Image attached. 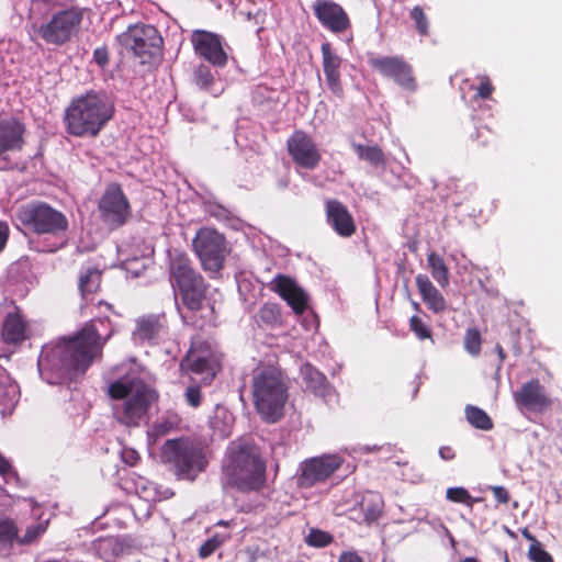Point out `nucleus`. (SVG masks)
I'll return each mask as SVG.
<instances>
[{"mask_svg":"<svg viewBox=\"0 0 562 562\" xmlns=\"http://www.w3.org/2000/svg\"><path fill=\"white\" fill-rule=\"evenodd\" d=\"M105 341L94 324L86 325L68 338L44 345L37 358V371L49 384L69 385L78 382L93 360L102 356Z\"/></svg>","mask_w":562,"mask_h":562,"instance_id":"1","label":"nucleus"},{"mask_svg":"<svg viewBox=\"0 0 562 562\" xmlns=\"http://www.w3.org/2000/svg\"><path fill=\"white\" fill-rule=\"evenodd\" d=\"M115 108L105 92L88 91L71 100L65 110L67 132L76 137H95L112 120Z\"/></svg>","mask_w":562,"mask_h":562,"instance_id":"2","label":"nucleus"},{"mask_svg":"<svg viewBox=\"0 0 562 562\" xmlns=\"http://www.w3.org/2000/svg\"><path fill=\"white\" fill-rule=\"evenodd\" d=\"M252 397L257 412L270 423L283 416L288 401V386L280 370L269 367L261 369L252 378Z\"/></svg>","mask_w":562,"mask_h":562,"instance_id":"3","label":"nucleus"},{"mask_svg":"<svg viewBox=\"0 0 562 562\" xmlns=\"http://www.w3.org/2000/svg\"><path fill=\"white\" fill-rule=\"evenodd\" d=\"M161 459L178 480L186 481H194L207 464L203 448L189 438L167 440Z\"/></svg>","mask_w":562,"mask_h":562,"instance_id":"4","label":"nucleus"},{"mask_svg":"<svg viewBox=\"0 0 562 562\" xmlns=\"http://www.w3.org/2000/svg\"><path fill=\"white\" fill-rule=\"evenodd\" d=\"M226 469L231 484L240 492L260 491L266 483V462L249 450L235 451Z\"/></svg>","mask_w":562,"mask_h":562,"instance_id":"5","label":"nucleus"},{"mask_svg":"<svg viewBox=\"0 0 562 562\" xmlns=\"http://www.w3.org/2000/svg\"><path fill=\"white\" fill-rule=\"evenodd\" d=\"M116 42L140 59L142 64H150L162 53L164 40L154 25H130L126 31L116 36Z\"/></svg>","mask_w":562,"mask_h":562,"instance_id":"6","label":"nucleus"},{"mask_svg":"<svg viewBox=\"0 0 562 562\" xmlns=\"http://www.w3.org/2000/svg\"><path fill=\"white\" fill-rule=\"evenodd\" d=\"M192 246L202 269L207 273H218L231 251L225 236L210 227L196 232Z\"/></svg>","mask_w":562,"mask_h":562,"instance_id":"7","label":"nucleus"},{"mask_svg":"<svg viewBox=\"0 0 562 562\" xmlns=\"http://www.w3.org/2000/svg\"><path fill=\"white\" fill-rule=\"evenodd\" d=\"M180 370L188 374L201 375V384L209 386L221 370V359L209 341L194 338L180 362Z\"/></svg>","mask_w":562,"mask_h":562,"instance_id":"8","label":"nucleus"},{"mask_svg":"<svg viewBox=\"0 0 562 562\" xmlns=\"http://www.w3.org/2000/svg\"><path fill=\"white\" fill-rule=\"evenodd\" d=\"M98 213L101 222L110 231H115L126 224L131 217V204L120 183L106 184L98 202Z\"/></svg>","mask_w":562,"mask_h":562,"instance_id":"9","label":"nucleus"},{"mask_svg":"<svg viewBox=\"0 0 562 562\" xmlns=\"http://www.w3.org/2000/svg\"><path fill=\"white\" fill-rule=\"evenodd\" d=\"M85 10L71 7L55 12L50 20L37 30L41 37L49 44L63 45L79 31Z\"/></svg>","mask_w":562,"mask_h":562,"instance_id":"10","label":"nucleus"},{"mask_svg":"<svg viewBox=\"0 0 562 562\" xmlns=\"http://www.w3.org/2000/svg\"><path fill=\"white\" fill-rule=\"evenodd\" d=\"M344 459L339 454H322L300 463L295 482L300 488H311L326 483L340 469Z\"/></svg>","mask_w":562,"mask_h":562,"instance_id":"11","label":"nucleus"},{"mask_svg":"<svg viewBox=\"0 0 562 562\" xmlns=\"http://www.w3.org/2000/svg\"><path fill=\"white\" fill-rule=\"evenodd\" d=\"M369 66L382 77L394 80L402 89L415 92L418 85L414 69L401 56H372L368 59Z\"/></svg>","mask_w":562,"mask_h":562,"instance_id":"12","label":"nucleus"},{"mask_svg":"<svg viewBox=\"0 0 562 562\" xmlns=\"http://www.w3.org/2000/svg\"><path fill=\"white\" fill-rule=\"evenodd\" d=\"M158 393L143 381H136L133 392L123 404L121 422L127 426H138L150 406L157 402Z\"/></svg>","mask_w":562,"mask_h":562,"instance_id":"13","label":"nucleus"},{"mask_svg":"<svg viewBox=\"0 0 562 562\" xmlns=\"http://www.w3.org/2000/svg\"><path fill=\"white\" fill-rule=\"evenodd\" d=\"M286 150L295 165L307 170L317 168L322 160L316 143L303 130H296L289 136Z\"/></svg>","mask_w":562,"mask_h":562,"instance_id":"14","label":"nucleus"},{"mask_svg":"<svg viewBox=\"0 0 562 562\" xmlns=\"http://www.w3.org/2000/svg\"><path fill=\"white\" fill-rule=\"evenodd\" d=\"M191 42L195 54L201 56L211 65L222 68L227 64L228 57L223 48L220 35L198 30L192 33Z\"/></svg>","mask_w":562,"mask_h":562,"instance_id":"15","label":"nucleus"},{"mask_svg":"<svg viewBox=\"0 0 562 562\" xmlns=\"http://www.w3.org/2000/svg\"><path fill=\"white\" fill-rule=\"evenodd\" d=\"M312 9L318 22L333 33H342L350 27L347 12L333 0H315Z\"/></svg>","mask_w":562,"mask_h":562,"instance_id":"16","label":"nucleus"},{"mask_svg":"<svg viewBox=\"0 0 562 562\" xmlns=\"http://www.w3.org/2000/svg\"><path fill=\"white\" fill-rule=\"evenodd\" d=\"M276 292L296 315H302L308 306L307 293L289 276L279 273L270 283Z\"/></svg>","mask_w":562,"mask_h":562,"instance_id":"17","label":"nucleus"},{"mask_svg":"<svg viewBox=\"0 0 562 562\" xmlns=\"http://www.w3.org/2000/svg\"><path fill=\"white\" fill-rule=\"evenodd\" d=\"M169 277L173 289L180 290L204 280L186 252L175 251L169 258Z\"/></svg>","mask_w":562,"mask_h":562,"instance_id":"18","label":"nucleus"},{"mask_svg":"<svg viewBox=\"0 0 562 562\" xmlns=\"http://www.w3.org/2000/svg\"><path fill=\"white\" fill-rule=\"evenodd\" d=\"M517 405L532 412H542L551 406V400L538 379L524 383L519 391L514 393Z\"/></svg>","mask_w":562,"mask_h":562,"instance_id":"19","label":"nucleus"},{"mask_svg":"<svg viewBox=\"0 0 562 562\" xmlns=\"http://www.w3.org/2000/svg\"><path fill=\"white\" fill-rule=\"evenodd\" d=\"M326 221L340 237H350L356 233V223L347 206L336 200L325 202Z\"/></svg>","mask_w":562,"mask_h":562,"instance_id":"20","label":"nucleus"},{"mask_svg":"<svg viewBox=\"0 0 562 562\" xmlns=\"http://www.w3.org/2000/svg\"><path fill=\"white\" fill-rule=\"evenodd\" d=\"M323 70L326 83L329 90L337 97L341 98L344 89L341 85L340 68L342 65L341 57L333 49L329 42H324L321 46Z\"/></svg>","mask_w":562,"mask_h":562,"instance_id":"21","label":"nucleus"},{"mask_svg":"<svg viewBox=\"0 0 562 562\" xmlns=\"http://www.w3.org/2000/svg\"><path fill=\"white\" fill-rule=\"evenodd\" d=\"M68 228L66 216L47 204H37V235L65 233Z\"/></svg>","mask_w":562,"mask_h":562,"instance_id":"22","label":"nucleus"},{"mask_svg":"<svg viewBox=\"0 0 562 562\" xmlns=\"http://www.w3.org/2000/svg\"><path fill=\"white\" fill-rule=\"evenodd\" d=\"M167 327L165 314L145 315L136 321L134 336L142 341H151L159 338Z\"/></svg>","mask_w":562,"mask_h":562,"instance_id":"23","label":"nucleus"},{"mask_svg":"<svg viewBox=\"0 0 562 562\" xmlns=\"http://www.w3.org/2000/svg\"><path fill=\"white\" fill-rule=\"evenodd\" d=\"M415 282L424 303L431 312L439 314L446 311L447 301L442 293L432 284L428 276L419 273Z\"/></svg>","mask_w":562,"mask_h":562,"instance_id":"24","label":"nucleus"},{"mask_svg":"<svg viewBox=\"0 0 562 562\" xmlns=\"http://www.w3.org/2000/svg\"><path fill=\"white\" fill-rule=\"evenodd\" d=\"M24 128L16 121H0V154L19 149Z\"/></svg>","mask_w":562,"mask_h":562,"instance_id":"25","label":"nucleus"},{"mask_svg":"<svg viewBox=\"0 0 562 562\" xmlns=\"http://www.w3.org/2000/svg\"><path fill=\"white\" fill-rule=\"evenodd\" d=\"M300 375L307 390L316 395L324 396L328 390L326 375L311 363H304L300 368Z\"/></svg>","mask_w":562,"mask_h":562,"instance_id":"26","label":"nucleus"},{"mask_svg":"<svg viewBox=\"0 0 562 562\" xmlns=\"http://www.w3.org/2000/svg\"><path fill=\"white\" fill-rule=\"evenodd\" d=\"M363 514V522L368 526L376 522L383 514L384 502L382 496L375 492H368L359 503Z\"/></svg>","mask_w":562,"mask_h":562,"instance_id":"27","label":"nucleus"},{"mask_svg":"<svg viewBox=\"0 0 562 562\" xmlns=\"http://www.w3.org/2000/svg\"><path fill=\"white\" fill-rule=\"evenodd\" d=\"M207 284L204 280L193 285L178 290L183 305L192 311L198 312L202 308L203 302L206 297Z\"/></svg>","mask_w":562,"mask_h":562,"instance_id":"28","label":"nucleus"},{"mask_svg":"<svg viewBox=\"0 0 562 562\" xmlns=\"http://www.w3.org/2000/svg\"><path fill=\"white\" fill-rule=\"evenodd\" d=\"M2 340L7 344H15L25 339V324L18 314H8L4 318Z\"/></svg>","mask_w":562,"mask_h":562,"instance_id":"29","label":"nucleus"},{"mask_svg":"<svg viewBox=\"0 0 562 562\" xmlns=\"http://www.w3.org/2000/svg\"><path fill=\"white\" fill-rule=\"evenodd\" d=\"M427 263L434 280L442 289L448 286L450 282L449 269L443 258L440 255H437L436 252L432 251L427 256Z\"/></svg>","mask_w":562,"mask_h":562,"instance_id":"30","label":"nucleus"},{"mask_svg":"<svg viewBox=\"0 0 562 562\" xmlns=\"http://www.w3.org/2000/svg\"><path fill=\"white\" fill-rule=\"evenodd\" d=\"M352 148L356 151L359 159L369 162L373 167H384L386 165L385 155L381 147L376 145L366 146L353 143Z\"/></svg>","mask_w":562,"mask_h":562,"instance_id":"31","label":"nucleus"},{"mask_svg":"<svg viewBox=\"0 0 562 562\" xmlns=\"http://www.w3.org/2000/svg\"><path fill=\"white\" fill-rule=\"evenodd\" d=\"M257 317L259 323L271 328L282 325V312L278 303H265L259 308Z\"/></svg>","mask_w":562,"mask_h":562,"instance_id":"32","label":"nucleus"},{"mask_svg":"<svg viewBox=\"0 0 562 562\" xmlns=\"http://www.w3.org/2000/svg\"><path fill=\"white\" fill-rule=\"evenodd\" d=\"M465 417L471 426L481 430H491L494 426L485 411L474 405H467Z\"/></svg>","mask_w":562,"mask_h":562,"instance_id":"33","label":"nucleus"},{"mask_svg":"<svg viewBox=\"0 0 562 562\" xmlns=\"http://www.w3.org/2000/svg\"><path fill=\"white\" fill-rule=\"evenodd\" d=\"M102 272L97 268H88L79 278V289L81 293H95L101 285Z\"/></svg>","mask_w":562,"mask_h":562,"instance_id":"34","label":"nucleus"},{"mask_svg":"<svg viewBox=\"0 0 562 562\" xmlns=\"http://www.w3.org/2000/svg\"><path fill=\"white\" fill-rule=\"evenodd\" d=\"M16 386L13 384L0 383V414L10 415L14 406Z\"/></svg>","mask_w":562,"mask_h":562,"instance_id":"35","label":"nucleus"},{"mask_svg":"<svg viewBox=\"0 0 562 562\" xmlns=\"http://www.w3.org/2000/svg\"><path fill=\"white\" fill-rule=\"evenodd\" d=\"M229 539L228 535L215 533L206 539L199 548V557L206 559L211 557L218 548H221L226 540Z\"/></svg>","mask_w":562,"mask_h":562,"instance_id":"36","label":"nucleus"},{"mask_svg":"<svg viewBox=\"0 0 562 562\" xmlns=\"http://www.w3.org/2000/svg\"><path fill=\"white\" fill-rule=\"evenodd\" d=\"M135 385V381H130L126 383L123 380H117L109 385L108 394L113 400L126 401V398L133 392Z\"/></svg>","mask_w":562,"mask_h":562,"instance_id":"37","label":"nucleus"},{"mask_svg":"<svg viewBox=\"0 0 562 562\" xmlns=\"http://www.w3.org/2000/svg\"><path fill=\"white\" fill-rule=\"evenodd\" d=\"M446 497H447V499H449L452 503L464 504L470 507H472L475 502L480 501V498H473L471 496V494L469 493V491L461 486L449 487L446 491Z\"/></svg>","mask_w":562,"mask_h":562,"instance_id":"38","label":"nucleus"},{"mask_svg":"<svg viewBox=\"0 0 562 562\" xmlns=\"http://www.w3.org/2000/svg\"><path fill=\"white\" fill-rule=\"evenodd\" d=\"M463 345L465 350L477 357L481 352L482 337L476 328H469L464 334Z\"/></svg>","mask_w":562,"mask_h":562,"instance_id":"39","label":"nucleus"},{"mask_svg":"<svg viewBox=\"0 0 562 562\" xmlns=\"http://www.w3.org/2000/svg\"><path fill=\"white\" fill-rule=\"evenodd\" d=\"M409 330L419 340H432L431 328L417 315L409 318Z\"/></svg>","mask_w":562,"mask_h":562,"instance_id":"40","label":"nucleus"},{"mask_svg":"<svg viewBox=\"0 0 562 562\" xmlns=\"http://www.w3.org/2000/svg\"><path fill=\"white\" fill-rule=\"evenodd\" d=\"M194 83L203 90L209 91L213 83L214 77L210 68L205 65H199L193 72Z\"/></svg>","mask_w":562,"mask_h":562,"instance_id":"41","label":"nucleus"},{"mask_svg":"<svg viewBox=\"0 0 562 562\" xmlns=\"http://www.w3.org/2000/svg\"><path fill=\"white\" fill-rule=\"evenodd\" d=\"M16 217L25 231L35 232V205L27 204L21 206L16 213Z\"/></svg>","mask_w":562,"mask_h":562,"instance_id":"42","label":"nucleus"},{"mask_svg":"<svg viewBox=\"0 0 562 562\" xmlns=\"http://www.w3.org/2000/svg\"><path fill=\"white\" fill-rule=\"evenodd\" d=\"M334 541V537L321 529H311L306 537V543L314 548H325Z\"/></svg>","mask_w":562,"mask_h":562,"instance_id":"43","label":"nucleus"},{"mask_svg":"<svg viewBox=\"0 0 562 562\" xmlns=\"http://www.w3.org/2000/svg\"><path fill=\"white\" fill-rule=\"evenodd\" d=\"M411 19L414 21L416 31L422 36L429 34V22L422 7L415 5L409 12Z\"/></svg>","mask_w":562,"mask_h":562,"instance_id":"44","label":"nucleus"},{"mask_svg":"<svg viewBox=\"0 0 562 562\" xmlns=\"http://www.w3.org/2000/svg\"><path fill=\"white\" fill-rule=\"evenodd\" d=\"M201 386H202V384L200 381L198 384L196 383L190 384L184 391V394H183L184 401L192 408L200 407L203 402V394L201 391Z\"/></svg>","mask_w":562,"mask_h":562,"instance_id":"45","label":"nucleus"},{"mask_svg":"<svg viewBox=\"0 0 562 562\" xmlns=\"http://www.w3.org/2000/svg\"><path fill=\"white\" fill-rule=\"evenodd\" d=\"M181 424V418L177 415H170L161 422H158L154 426V430L157 435L164 436L171 430H175Z\"/></svg>","mask_w":562,"mask_h":562,"instance_id":"46","label":"nucleus"},{"mask_svg":"<svg viewBox=\"0 0 562 562\" xmlns=\"http://www.w3.org/2000/svg\"><path fill=\"white\" fill-rule=\"evenodd\" d=\"M528 557L532 562H553L552 555L543 549L540 541L529 546Z\"/></svg>","mask_w":562,"mask_h":562,"instance_id":"47","label":"nucleus"},{"mask_svg":"<svg viewBox=\"0 0 562 562\" xmlns=\"http://www.w3.org/2000/svg\"><path fill=\"white\" fill-rule=\"evenodd\" d=\"M479 86L476 88V99L487 100L492 97L494 92V86L492 85L490 78L485 75L479 76Z\"/></svg>","mask_w":562,"mask_h":562,"instance_id":"48","label":"nucleus"},{"mask_svg":"<svg viewBox=\"0 0 562 562\" xmlns=\"http://www.w3.org/2000/svg\"><path fill=\"white\" fill-rule=\"evenodd\" d=\"M16 537V528L9 520H0V544L11 542Z\"/></svg>","mask_w":562,"mask_h":562,"instance_id":"49","label":"nucleus"},{"mask_svg":"<svg viewBox=\"0 0 562 562\" xmlns=\"http://www.w3.org/2000/svg\"><path fill=\"white\" fill-rule=\"evenodd\" d=\"M521 334L519 330L510 329L506 336V344L510 347L514 356L518 357L522 353Z\"/></svg>","mask_w":562,"mask_h":562,"instance_id":"50","label":"nucleus"},{"mask_svg":"<svg viewBox=\"0 0 562 562\" xmlns=\"http://www.w3.org/2000/svg\"><path fill=\"white\" fill-rule=\"evenodd\" d=\"M487 490H490L493 493V496L497 504L507 505L510 501V493L508 490L501 485H490L487 486Z\"/></svg>","mask_w":562,"mask_h":562,"instance_id":"51","label":"nucleus"},{"mask_svg":"<svg viewBox=\"0 0 562 562\" xmlns=\"http://www.w3.org/2000/svg\"><path fill=\"white\" fill-rule=\"evenodd\" d=\"M92 59L99 67L104 69L110 61V54L108 47L103 45L101 47L94 48Z\"/></svg>","mask_w":562,"mask_h":562,"instance_id":"52","label":"nucleus"},{"mask_svg":"<svg viewBox=\"0 0 562 562\" xmlns=\"http://www.w3.org/2000/svg\"><path fill=\"white\" fill-rule=\"evenodd\" d=\"M338 562H364V560L356 551L349 550L340 553Z\"/></svg>","mask_w":562,"mask_h":562,"instance_id":"53","label":"nucleus"},{"mask_svg":"<svg viewBox=\"0 0 562 562\" xmlns=\"http://www.w3.org/2000/svg\"><path fill=\"white\" fill-rule=\"evenodd\" d=\"M438 453L443 461H452L457 457V452L451 446H441L438 450Z\"/></svg>","mask_w":562,"mask_h":562,"instance_id":"54","label":"nucleus"},{"mask_svg":"<svg viewBox=\"0 0 562 562\" xmlns=\"http://www.w3.org/2000/svg\"><path fill=\"white\" fill-rule=\"evenodd\" d=\"M9 237V227L4 222H0V251L4 248Z\"/></svg>","mask_w":562,"mask_h":562,"instance_id":"55","label":"nucleus"},{"mask_svg":"<svg viewBox=\"0 0 562 562\" xmlns=\"http://www.w3.org/2000/svg\"><path fill=\"white\" fill-rule=\"evenodd\" d=\"M12 472V467L8 459L0 453V474L5 476Z\"/></svg>","mask_w":562,"mask_h":562,"instance_id":"56","label":"nucleus"},{"mask_svg":"<svg viewBox=\"0 0 562 562\" xmlns=\"http://www.w3.org/2000/svg\"><path fill=\"white\" fill-rule=\"evenodd\" d=\"M123 459L126 463L133 465L138 460V456L136 454V452L134 450H131V451L124 452Z\"/></svg>","mask_w":562,"mask_h":562,"instance_id":"57","label":"nucleus"},{"mask_svg":"<svg viewBox=\"0 0 562 562\" xmlns=\"http://www.w3.org/2000/svg\"><path fill=\"white\" fill-rule=\"evenodd\" d=\"M495 351H496V353L498 356L499 364H503V362L506 359V352H505L503 346L501 344H496Z\"/></svg>","mask_w":562,"mask_h":562,"instance_id":"58","label":"nucleus"},{"mask_svg":"<svg viewBox=\"0 0 562 562\" xmlns=\"http://www.w3.org/2000/svg\"><path fill=\"white\" fill-rule=\"evenodd\" d=\"M522 536L530 541V544H536V542H539L537 538L527 529H522L521 531Z\"/></svg>","mask_w":562,"mask_h":562,"instance_id":"59","label":"nucleus"},{"mask_svg":"<svg viewBox=\"0 0 562 562\" xmlns=\"http://www.w3.org/2000/svg\"><path fill=\"white\" fill-rule=\"evenodd\" d=\"M36 530H37V537H38L42 532H44L46 530V526L42 525L41 522H37Z\"/></svg>","mask_w":562,"mask_h":562,"instance_id":"60","label":"nucleus"},{"mask_svg":"<svg viewBox=\"0 0 562 562\" xmlns=\"http://www.w3.org/2000/svg\"><path fill=\"white\" fill-rule=\"evenodd\" d=\"M216 526L229 527V526H231V522H229V521H227V520H223V519H221V520H218V521L216 522Z\"/></svg>","mask_w":562,"mask_h":562,"instance_id":"61","label":"nucleus"},{"mask_svg":"<svg viewBox=\"0 0 562 562\" xmlns=\"http://www.w3.org/2000/svg\"><path fill=\"white\" fill-rule=\"evenodd\" d=\"M461 562H480L476 558L468 557L463 559Z\"/></svg>","mask_w":562,"mask_h":562,"instance_id":"62","label":"nucleus"},{"mask_svg":"<svg viewBox=\"0 0 562 562\" xmlns=\"http://www.w3.org/2000/svg\"><path fill=\"white\" fill-rule=\"evenodd\" d=\"M44 562H69V561L67 559H61V560L53 559V560H46Z\"/></svg>","mask_w":562,"mask_h":562,"instance_id":"63","label":"nucleus"},{"mask_svg":"<svg viewBox=\"0 0 562 562\" xmlns=\"http://www.w3.org/2000/svg\"><path fill=\"white\" fill-rule=\"evenodd\" d=\"M413 307H414L415 311H419L420 310V305L417 302H413Z\"/></svg>","mask_w":562,"mask_h":562,"instance_id":"64","label":"nucleus"}]
</instances>
